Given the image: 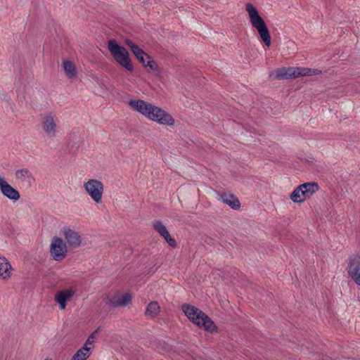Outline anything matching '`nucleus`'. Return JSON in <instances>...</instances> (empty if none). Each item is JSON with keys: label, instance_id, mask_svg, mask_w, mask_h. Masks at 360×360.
Here are the masks:
<instances>
[{"label": "nucleus", "instance_id": "f257e3e1", "mask_svg": "<svg viewBox=\"0 0 360 360\" xmlns=\"http://www.w3.org/2000/svg\"><path fill=\"white\" fill-rule=\"evenodd\" d=\"M128 104L133 110L160 124L172 126L174 124L171 115L150 103L143 100H130Z\"/></svg>", "mask_w": 360, "mask_h": 360}, {"label": "nucleus", "instance_id": "f03ea898", "mask_svg": "<svg viewBox=\"0 0 360 360\" xmlns=\"http://www.w3.org/2000/svg\"><path fill=\"white\" fill-rule=\"evenodd\" d=\"M182 309L188 319L198 327L210 332L216 330L214 322L199 309L192 305L184 304Z\"/></svg>", "mask_w": 360, "mask_h": 360}, {"label": "nucleus", "instance_id": "7ed1b4c3", "mask_svg": "<svg viewBox=\"0 0 360 360\" xmlns=\"http://www.w3.org/2000/svg\"><path fill=\"white\" fill-rule=\"evenodd\" d=\"M246 11L248 13L252 25L257 30L261 39L265 45L269 46L271 45V36L264 20L251 4L246 5Z\"/></svg>", "mask_w": 360, "mask_h": 360}, {"label": "nucleus", "instance_id": "20e7f679", "mask_svg": "<svg viewBox=\"0 0 360 360\" xmlns=\"http://www.w3.org/2000/svg\"><path fill=\"white\" fill-rule=\"evenodd\" d=\"M108 48L115 60L120 65L129 72L133 71L134 68L129 58V53L124 47L120 46L115 40L111 39L108 42Z\"/></svg>", "mask_w": 360, "mask_h": 360}, {"label": "nucleus", "instance_id": "39448f33", "mask_svg": "<svg viewBox=\"0 0 360 360\" xmlns=\"http://www.w3.org/2000/svg\"><path fill=\"white\" fill-rule=\"evenodd\" d=\"M321 71L304 67L282 68L276 70V78L279 79L296 78L298 77L319 75Z\"/></svg>", "mask_w": 360, "mask_h": 360}, {"label": "nucleus", "instance_id": "423d86ee", "mask_svg": "<svg viewBox=\"0 0 360 360\" xmlns=\"http://www.w3.org/2000/svg\"><path fill=\"white\" fill-rule=\"evenodd\" d=\"M126 44L131 49L133 54L145 68H148L149 70H156L157 65L155 62L151 60L148 55L142 49L131 40H127Z\"/></svg>", "mask_w": 360, "mask_h": 360}, {"label": "nucleus", "instance_id": "0eeeda50", "mask_svg": "<svg viewBox=\"0 0 360 360\" xmlns=\"http://www.w3.org/2000/svg\"><path fill=\"white\" fill-rule=\"evenodd\" d=\"M84 188L91 198L96 203L101 202L103 185L96 179H90L84 184Z\"/></svg>", "mask_w": 360, "mask_h": 360}, {"label": "nucleus", "instance_id": "6e6552de", "mask_svg": "<svg viewBox=\"0 0 360 360\" xmlns=\"http://www.w3.org/2000/svg\"><path fill=\"white\" fill-rule=\"evenodd\" d=\"M68 250L65 243L60 238L54 237L51 243L50 252L56 261H61L67 254Z\"/></svg>", "mask_w": 360, "mask_h": 360}, {"label": "nucleus", "instance_id": "1a4fd4ad", "mask_svg": "<svg viewBox=\"0 0 360 360\" xmlns=\"http://www.w3.org/2000/svg\"><path fill=\"white\" fill-rule=\"evenodd\" d=\"M131 300V296L129 293H114L108 295L104 302L110 307L124 306L129 304Z\"/></svg>", "mask_w": 360, "mask_h": 360}, {"label": "nucleus", "instance_id": "9d476101", "mask_svg": "<svg viewBox=\"0 0 360 360\" xmlns=\"http://www.w3.org/2000/svg\"><path fill=\"white\" fill-rule=\"evenodd\" d=\"M57 124L58 118L52 114L44 116L41 122V126L44 132L50 138L56 136L57 133Z\"/></svg>", "mask_w": 360, "mask_h": 360}, {"label": "nucleus", "instance_id": "9b49d317", "mask_svg": "<svg viewBox=\"0 0 360 360\" xmlns=\"http://www.w3.org/2000/svg\"><path fill=\"white\" fill-rule=\"evenodd\" d=\"M347 271L352 280L360 285V256L351 257L348 263Z\"/></svg>", "mask_w": 360, "mask_h": 360}, {"label": "nucleus", "instance_id": "f8f14e48", "mask_svg": "<svg viewBox=\"0 0 360 360\" xmlns=\"http://www.w3.org/2000/svg\"><path fill=\"white\" fill-rule=\"evenodd\" d=\"M0 191L5 197L11 200L15 201L20 198L19 192L12 187L2 176H0Z\"/></svg>", "mask_w": 360, "mask_h": 360}, {"label": "nucleus", "instance_id": "ddd939ff", "mask_svg": "<svg viewBox=\"0 0 360 360\" xmlns=\"http://www.w3.org/2000/svg\"><path fill=\"white\" fill-rule=\"evenodd\" d=\"M75 290L73 288H68L56 293L54 300L59 304L60 309H65L67 302L73 297Z\"/></svg>", "mask_w": 360, "mask_h": 360}, {"label": "nucleus", "instance_id": "4468645a", "mask_svg": "<svg viewBox=\"0 0 360 360\" xmlns=\"http://www.w3.org/2000/svg\"><path fill=\"white\" fill-rule=\"evenodd\" d=\"M15 176L20 181V184L26 188L31 187L34 181L32 173L27 169H18L15 173Z\"/></svg>", "mask_w": 360, "mask_h": 360}, {"label": "nucleus", "instance_id": "2eb2a0df", "mask_svg": "<svg viewBox=\"0 0 360 360\" xmlns=\"http://www.w3.org/2000/svg\"><path fill=\"white\" fill-rule=\"evenodd\" d=\"M63 231L70 246L75 248L80 245L82 240L79 233L69 228H64Z\"/></svg>", "mask_w": 360, "mask_h": 360}, {"label": "nucleus", "instance_id": "dca6fc26", "mask_svg": "<svg viewBox=\"0 0 360 360\" xmlns=\"http://www.w3.org/2000/svg\"><path fill=\"white\" fill-rule=\"evenodd\" d=\"M153 226L159 234L166 240L170 246L174 247L176 245L175 240L170 236L165 225H163L160 221H155L153 224Z\"/></svg>", "mask_w": 360, "mask_h": 360}, {"label": "nucleus", "instance_id": "f3484780", "mask_svg": "<svg viewBox=\"0 0 360 360\" xmlns=\"http://www.w3.org/2000/svg\"><path fill=\"white\" fill-rule=\"evenodd\" d=\"M12 267L4 257H0V277L3 279L8 278L11 275Z\"/></svg>", "mask_w": 360, "mask_h": 360}, {"label": "nucleus", "instance_id": "a211bd4d", "mask_svg": "<svg viewBox=\"0 0 360 360\" xmlns=\"http://www.w3.org/2000/svg\"><path fill=\"white\" fill-rule=\"evenodd\" d=\"M220 199L223 202L229 205L233 209L236 210L240 207L239 200L232 194L223 193L220 195Z\"/></svg>", "mask_w": 360, "mask_h": 360}, {"label": "nucleus", "instance_id": "6ab92c4d", "mask_svg": "<svg viewBox=\"0 0 360 360\" xmlns=\"http://www.w3.org/2000/svg\"><path fill=\"white\" fill-rule=\"evenodd\" d=\"M92 347L84 345L74 354L71 360H86L91 355Z\"/></svg>", "mask_w": 360, "mask_h": 360}, {"label": "nucleus", "instance_id": "aec40b11", "mask_svg": "<svg viewBox=\"0 0 360 360\" xmlns=\"http://www.w3.org/2000/svg\"><path fill=\"white\" fill-rule=\"evenodd\" d=\"M307 198H309L313 193L319 189V186L316 183H306L300 185Z\"/></svg>", "mask_w": 360, "mask_h": 360}, {"label": "nucleus", "instance_id": "412c9836", "mask_svg": "<svg viewBox=\"0 0 360 360\" xmlns=\"http://www.w3.org/2000/svg\"><path fill=\"white\" fill-rule=\"evenodd\" d=\"M290 198L294 202H302L307 199L302 189L300 188V185L292 191Z\"/></svg>", "mask_w": 360, "mask_h": 360}, {"label": "nucleus", "instance_id": "4be33fe9", "mask_svg": "<svg viewBox=\"0 0 360 360\" xmlns=\"http://www.w3.org/2000/svg\"><path fill=\"white\" fill-rule=\"evenodd\" d=\"M160 306L157 302H151L146 308V315L148 317L154 318L160 312Z\"/></svg>", "mask_w": 360, "mask_h": 360}, {"label": "nucleus", "instance_id": "5701e85b", "mask_svg": "<svg viewBox=\"0 0 360 360\" xmlns=\"http://www.w3.org/2000/svg\"><path fill=\"white\" fill-rule=\"evenodd\" d=\"M63 68L67 76L70 78H72L76 75L75 66L72 62L70 60L63 61Z\"/></svg>", "mask_w": 360, "mask_h": 360}, {"label": "nucleus", "instance_id": "b1692460", "mask_svg": "<svg viewBox=\"0 0 360 360\" xmlns=\"http://www.w3.org/2000/svg\"><path fill=\"white\" fill-rule=\"evenodd\" d=\"M98 328L97 330H96L94 333H92L89 336V338H87V340L84 345H86V347H92V345L94 342V339L96 338V335L98 333Z\"/></svg>", "mask_w": 360, "mask_h": 360}, {"label": "nucleus", "instance_id": "393cba45", "mask_svg": "<svg viewBox=\"0 0 360 360\" xmlns=\"http://www.w3.org/2000/svg\"><path fill=\"white\" fill-rule=\"evenodd\" d=\"M44 360H50V359H44Z\"/></svg>", "mask_w": 360, "mask_h": 360}]
</instances>
